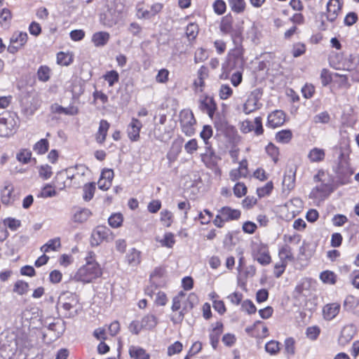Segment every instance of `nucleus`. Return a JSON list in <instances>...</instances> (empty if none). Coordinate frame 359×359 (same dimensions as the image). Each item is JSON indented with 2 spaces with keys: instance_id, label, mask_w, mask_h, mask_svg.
I'll return each instance as SVG.
<instances>
[{
  "instance_id": "nucleus-1",
  "label": "nucleus",
  "mask_w": 359,
  "mask_h": 359,
  "mask_svg": "<svg viewBox=\"0 0 359 359\" xmlns=\"http://www.w3.org/2000/svg\"><path fill=\"white\" fill-rule=\"evenodd\" d=\"M85 259L86 264L78 269L74 276V279L83 283H89L100 277L102 271L95 259V254L93 252H88Z\"/></svg>"
},
{
  "instance_id": "nucleus-2",
  "label": "nucleus",
  "mask_w": 359,
  "mask_h": 359,
  "mask_svg": "<svg viewBox=\"0 0 359 359\" xmlns=\"http://www.w3.org/2000/svg\"><path fill=\"white\" fill-rule=\"evenodd\" d=\"M313 180L316 185L311 190L309 198L313 199L314 203L319 204L333 191V182L330 176L323 171H319Z\"/></svg>"
},
{
  "instance_id": "nucleus-3",
  "label": "nucleus",
  "mask_w": 359,
  "mask_h": 359,
  "mask_svg": "<svg viewBox=\"0 0 359 359\" xmlns=\"http://www.w3.org/2000/svg\"><path fill=\"white\" fill-rule=\"evenodd\" d=\"M196 296L193 293L187 297L186 293L183 291L180 292L173 297L171 309L173 312L179 311V312L171 318V320L174 323H180L183 320L184 315L189 309L193 308L194 304L191 301Z\"/></svg>"
},
{
  "instance_id": "nucleus-4",
  "label": "nucleus",
  "mask_w": 359,
  "mask_h": 359,
  "mask_svg": "<svg viewBox=\"0 0 359 359\" xmlns=\"http://www.w3.org/2000/svg\"><path fill=\"white\" fill-rule=\"evenodd\" d=\"M79 299L75 294L71 292L62 293L57 302V309L62 310L66 318H73L77 315Z\"/></svg>"
},
{
  "instance_id": "nucleus-5",
  "label": "nucleus",
  "mask_w": 359,
  "mask_h": 359,
  "mask_svg": "<svg viewBox=\"0 0 359 359\" xmlns=\"http://www.w3.org/2000/svg\"><path fill=\"white\" fill-rule=\"evenodd\" d=\"M20 126V118L17 114L11 112L0 117V137H9L13 135Z\"/></svg>"
},
{
  "instance_id": "nucleus-6",
  "label": "nucleus",
  "mask_w": 359,
  "mask_h": 359,
  "mask_svg": "<svg viewBox=\"0 0 359 359\" xmlns=\"http://www.w3.org/2000/svg\"><path fill=\"white\" fill-rule=\"evenodd\" d=\"M115 1L107 6V9L100 15V22L107 27H111L120 20L121 9Z\"/></svg>"
},
{
  "instance_id": "nucleus-7",
  "label": "nucleus",
  "mask_w": 359,
  "mask_h": 359,
  "mask_svg": "<svg viewBox=\"0 0 359 359\" xmlns=\"http://www.w3.org/2000/svg\"><path fill=\"white\" fill-rule=\"evenodd\" d=\"M334 153L338 163L337 172L344 175H352L353 171L349 165V149L344 147L335 148Z\"/></svg>"
},
{
  "instance_id": "nucleus-8",
  "label": "nucleus",
  "mask_w": 359,
  "mask_h": 359,
  "mask_svg": "<svg viewBox=\"0 0 359 359\" xmlns=\"http://www.w3.org/2000/svg\"><path fill=\"white\" fill-rule=\"evenodd\" d=\"M252 259L262 266L269 265L271 262V257L269 248L263 243H255L252 250Z\"/></svg>"
},
{
  "instance_id": "nucleus-9",
  "label": "nucleus",
  "mask_w": 359,
  "mask_h": 359,
  "mask_svg": "<svg viewBox=\"0 0 359 359\" xmlns=\"http://www.w3.org/2000/svg\"><path fill=\"white\" fill-rule=\"evenodd\" d=\"M114 238V235L109 228L98 226L92 232L90 243L93 246H97L103 241L110 242Z\"/></svg>"
},
{
  "instance_id": "nucleus-10",
  "label": "nucleus",
  "mask_w": 359,
  "mask_h": 359,
  "mask_svg": "<svg viewBox=\"0 0 359 359\" xmlns=\"http://www.w3.org/2000/svg\"><path fill=\"white\" fill-rule=\"evenodd\" d=\"M180 126L182 132L187 136H191L195 133L194 125L196 120L193 113L190 110H183L180 115Z\"/></svg>"
},
{
  "instance_id": "nucleus-11",
  "label": "nucleus",
  "mask_w": 359,
  "mask_h": 359,
  "mask_svg": "<svg viewBox=\"0 0 359 359\" xmlns=\"http://www.w3.org/2000/svg\"><path fill=\"white\" fill-rule=\"evenodd\" d=\"M262 95L259 89H255L251 92L243 106V111L245 114L252 113L262 107L259 102Z\"/></svg>"
},
{
  "instance_id": "nucleus-12",
  "label": "nucleus",
  "mask_w": 359,
  "mask_h": 359,
  "mask_svg": "<svg viewBox=\"0 0 359 359\" xmlns=\"http://www.w3.org/2000/svg\"><path fill=\"white\" fill-rule=\"evenodd\" d=\"M70 181L75 187H80L85 181V176L88 172V169L83 165H79L74 168H67Z\"/></svg>"
},
{
  "instance_id": "nucleus-13",
  "label": "nucleus",
  "mask_w": 359,
  "mask_h": 359,
  "mask_svg": "<svg viewBox=\"0 0 359 359\" xmlns=\"http://www.w3.org/2000/svg\"><path fill=\"white\" fill-rule=\"evenodd\" d=\"M240 129L244 133L254 130L257 135H260L264 132L262 119L261 117H256L253 123L249 120H245L241 123Z\"/></svg>"
},
{
  "instance_id": "nucleus-14",
  "label": "nucleus",
  "mask_w": 359,
  "mask_h": 359,
  "mask_svg": "<svg viewBox=\"0 0 359 359\" xmlns=\"http://www.w3.org/2000/svg\"><path fill=\"white\" fill-rule=\"evenodd\" d=\"M69 176L67 169L57 172L53 180L55 188L59 191H62L67 187L73 186Z\"/></svg>"
},
{
  "instance_id": "nucleus-15",
  "label": "nucleus",
  "mask_w": 359,
  "mask_h": 359,
  "mask_svg": "<svg viewBox=\"0 0 359 359\" xmlns=\"http://www.w3.org/2000/svg\"><path fill=\"white\" fill-rule=\"evenodd\" d=\"M228 64L231 69L243 67L244 59L243 51L241 48L236 47L229 53Z\"/></svg>"
},
{
  "instance_id": "nucleus-16",
  "label": "nucleus",
  "mask_w": 359,
  "mask_h": 359,
  "mask_svg": "<svg viewBox=\"0 0 359 359\" xmlns=\"http://www.w3.org/2000/svg\"><path fill=\"white\" fill-rule=\"evenodd\" d=\"M286 115L282 110H275L268 115L266 126L276 128L285 122Z\"/></svg>"
},
{
  "instance_id": "nucleus-17",
  "label": "nucleus",
  "mask_w": 359,
  "mask_h": 359,
  "mask_svg": "<svg viewBox=\"0 0 359 359\" xmlns=\"http://www.w3.org/2000/svg\"><path fill=\"white\" fill-rule=\"evenodd\" d=\"M208 77V69L201 66L197 72V78L194 80V87L196 93H201L205 86V80Z\"/></svg>"
},
{
  "instance_id": "nucleus-18",
  "label": "nucleus",
  "mask_w": 359,
  "mask_h": 359,
  "mask_svg": "<svg viewBox=\"0 0 359 359\" xmlns=\"http://www.w3.org/2000/svg\"><path fill=\"white\" fill-rule=\"evenodd\" d=\"M341 4L339 0H330L327 4V19L334 22L341 11Z\"/></svg>"
},
{
  "instance_id": "nucleus-19",
  "label": "nucleus",
  "mask_w": 359,
  "mask_h": 359,
  "mask_svg": "<svg viewBox=\"0 0 359 359\" xmlns=\"http://www.w3.org/2000/svg\"><path fill=\"white\" fill-rule=\"evenodd\" d=\"M201 160L209 168H213L216 166L218 157L212 149L211 146H205V152L201 154Z\"/></svg>"
},
{
  "instance_id": "nucleus-20",
  "label": "nucleus",
  "mask_w": 359,
  "mask_h": 359,
  "mask_svg": "<svg viewBox=\"0 0 359 359\" xmlns=\"http://www.w3.org/2000/svg\"><path fill=\"white\" fill-rule=\"evenodd\" d=\"M125 261L130 266H137L142 262V252L137 249L132 248L126 253Z\"/></svg>"
},
{
  "instance_id": "nucleus-21",
  "label": "nucleus",
  "mask_w": 359,
  "mask_h": 359,
  "mask_svg": "<svg viewBox=\"0 0 359 359\" xmlns=\"http://www.w3.org/2000/svg\"><path fill=\"white\" fill-rule=\"evenodd\" d=\"M142 127V124L137 118H132L127 129L128 135L130 140L137 141L139 139Z\"/></svg>"
},
{
  "instance_id": "nucleus-22",
  "label": "nucleus",
  "mask_w": 359,
  "mask_h": 359,
  "mask_svg": "<svg viewBox=\"0 0 359 359\" xmlns=\"http://www.w3.org/2000/svg\"><path fill=\"white\" fill-rule=\"evenodd\" d=\"M163 8V4L160 3L154 4L149 10L138 8L137 15L138 18L150 19L157 13H158Z\"/></svg>"
},
{
  "instance_id": "nucleus-23",
  "label": "nucleus",
  "mask_w": 359,
  "mask_h": 359,
  "mask_svg": "<svg viewBox=\"0 0 359 359\" xmlns=\"http://www.w3.org/2000/svg\"><path fill=\"white\" fill-rule=\"evenodd\" d=\"M341 305L339 303H330L324 306L323 309V317L327 320L334 319L339 313Z\"/></svg>"
},
{
  "instance_id": "nucleus-24",
  "label": "nucleus",
  "mask_w": 359,
  "mask_h": 359,
  "mask_svg": "<svg viewBox=\"0 0 359 359\" xmlns=\"http://www.w3.org/2000/svg\"><path fill=\"white\" fill-rule=\"evenodd\" d=\"M219 215L225 222L237 219L241 216V211L237 209H232L230 207L225 206L218 210Z\"/></svg>"
},
{
  "instance_id": "nucleus-25",
  "label": "nucleus",
  "mask_w": 359,
  "mask_h": 359,
  "mask_svg": "<svg viewBox=\"0 0 359 359\" xmlns=\"http://www.w3.org/2000/svg\"><path fill=\"white\" fill-rule=\"evenodd\" d=\"M222 332L223 324L220 322H217L209 335L210 344L214 349H215L218 345L219 337Z\"/></svg>"
},
{
  "instance_id": "nucleus-26",
  "label": "nucleus",
  "mask_w": 359,
  "mask_h": 359,
  "mask_svg": "<svg viewBox=\"0 0 359 359\" xmlns=\"http://www.w3.org/2000/svg\"><path fill=\"white\" fill-rule=\"evenodd\" d=\"M50 109L53 113L69 116L76 115L79 112L78 108L73 105H70L67 107H63L58 104H53L51 105Z\"/></svg>"
},
{
  "instance_id": "nucleus-27",
  "label": "nucleus",
  "mask_w": 359,
  "mask_h": 359,
  "mask_svg": "<svg viewBox=\"0 0 359 359\" xmlns=\"http://www.w3.org/2000/svg\"><path fill=\"white\" fill-rule=\"evenodd\" d=\"M91 215V212L88 208H77L74 210L72 220L76 223H83L86 222Z\"/></svg>"
},
{
  "instance_id": "nucleus-28",
  "label": "nucleus",
  "mask_w": 359,
  "mask_h": 359,
  "mask_svg": "<svg viewBox=\"0 0 359 359\" xmlns=\"http://www.w3.org/2000/svg\"><path fill=\"white\" fill-rule=\"evenodd\" d=\"M110 35L107 32H97L93 34L91 41L95 47H103L109 41Z\"/></svg>"
},
{
  "instance_id": "nucleus-29",
  "label": "nucleus",
  "mask_w": 359,
  "mask_h": 359,
  "mask_svg": "<svg viewBox=\"0 0 359 359\" xmlns=\"http://www.w3.org/2000/svg\"><path fill=\"white\" fill-rule=\"evenodd\" d=\"M155 241L158 242L161 247L172 248L176 243L175 235L171 232H165L163 236H156Z\"/></svg>"
},
{
  "instance_id": "nucleus-30",
  "label": "nucleus",
  "mask_w": 359,
  "mask_h": 359,
  "mask_svg": "<svg viewBox=\"0 0 359 359\" xmlns=\"http://www.w3.org/2000/svg\"><path fill=\"white\" fill-rule=\"evenodd\" d=\"M109 128V123L106 120H101L98 130L95 135V139L97 143L102 144L105 141Z\"/></svg>"
},
{
  "instance_id": "nucleus-31",
  "label": "nucleus",
  "mask_w": 359,
  "mask_h": 359,
  "mask_svg": "<svg viewBox=\"0 0 359 359\" xmlns=\"http://www.w3.org/2000/svg\"><path fill=\"white\" fill-rule=\"evenodd\" d=\"M129 355L133 359H150V355L142 347L131 346L129 348Z\"/></svg>"
},
{
  "instance_id": "nucleus-32",
  "label": "nucleus",
  "mask_w": 359,
  "mask_h": 359,
  "mask_svg": "<svg viewBox=\"0 0 359 359\" xmlns=\"http://www.w3.org/2000/svg\"><path fill=\"white\" fill-rule=\"evenodd\" d=\"M28 36L26 32H15L13 34L10 43H13L15 46L22 48L27 41Z\"/></svg>"
},
{
  "instance_id": "nucleus-33",
  "label": "nucleus",
  "mask_w": 359,
  "mask_h": 359,
  "mask_svg": "<svg viewBox=\"0 0 359 359\" xmlns=\"http://www.w3.org/2000/svg\"><path fill=\"white\" fill-rule=\"evenodd\" d=\"M325 156V150L318 147L313 148L308 154V158L311 163L321 162L324 160Z\"/></svg>"
},
{
  "instance_id": "nucleus-34",
  "label": "nucleus",
  "mask_w": 359,
  "mask_h": 359,
  "mask_svg": "<svg viewBox=\"0 0 359 359\" xmlns=\"http://www.w3.org/2000/svg\"><path fill=\"white\" fill-rule=\"evenodd\" d=\"M61 247L60 238L57 237L48 241L46 243L43 245L40 250L43 253H47L50 251H57Z\"/></svg>"
},
{
  "instance_id": "nucleus-35",
  "label": "nucleus",
  "mask_w": 359,
  "mask_h": 359,
  "mask_svg": "<svg viewBox=\"0 0 359 359\" xmlns=\"http://www.w3.org/2000/svg\"><path fill=\"white\" fill-rule=\"evenodd\" d=\"M141 324L143 330H152L158 324L157 318L153 314H147L141 320Z\"/></svg>"
},
{
  "instance_id": "nucleus-36",
  "label": "nucleus",
  "mask_w": 359,
  "mask_h": 359,
  "mask_svg": "<svg viewBox=\"0 0 359 359\" xmlns=\"http://www.w3.org/2000/svg\"><path fill=\"white\" fill-rule=\"evenodd\" d=\"M229 5L233 13H243L246 8L245 0H227Z\"/></svg>"
},
{
  "instance_id": "nucleus-37",
  "label": "nucleus",
  "mask_w": 359,
  "mask_h": 359,
  "mask_svg": "<svg viewBox=\"0 0 359 359\" xmlns=\"http://www.w3.org/2000/svg\"><path fill=\"white\" fill-rule=\"evenodd\" d=\"M12 19L11 11L7 8L0 10V25L2 27L8 28Z\"/></svg>"
},
{
  "instance_id": "nucleus-38",
  "label": "nucleus",
  "mask_w": 359,
  "mask_h": 359,
  "mask_svg": "<svg viewBox=\"0 0 359 359\" xmlns=\"http://www.w3.org/2000/svg\"><path fill=\"white\" fill-rule=\"evenodd\" d=\"M13 188L11 185L6 186L1 191V201L4 204H11L14 201Z\"/></svg>"
},
{
  "instance_id": "nucleus-39",
  "label": "nucleus",
  "mask_w": 359,
  "mask_h": 359,
  "mask_svg": "<svg viewBox=\"0 0 359 359\" xmlns=\"http://www.w3.org/2000/svg\"><path fill=\"white\" fill-rule=\"evenodd\" d=\"M49 148V142L46 139H41L33 146L34 151L38 155H42L46 153Z\"/></svg>"
},
{
  "instance_id": "nucleus-40",
  "label": "nucleus",
  "mask_w": 359,
  "mask_h": 359,
  "mask_svg": "<svg viewBox=\"0 0 359 359\" xmlns=\"http://www.w3.org/2000/svg\"><path fill=\"white\" fill-rule=\"evenodd\" d=\"M292 137V133L290 130H282L276 134V140L282 144H287Z\"/></svg>"
},
{
  "instance_id": "nucleus-41",
  "label": "nucleus",
  "mask_w": 359,
  "mask_h": 359,
  "mask_svg": "<svg viewBox=\"0 0 359 359\" xmlns=\"http://www.w3.org/2000/svg\"><path fill=\"white\" fill-rule=\"evenodd\" d=\"M295 184V173L285 174L283 180L284 191H290L294 189Z\"/></svg>"
},
{
  "instance_id": "nucleus-42",
  "label": "nucleus",
  "mask_w": 359,
  "mask_h": 359,
  "mask_svg": "<svg viewBox=\"0 0 359 359\" xmlns=\"http://www.w3.org/2000/svg\"><path fill=\"white\" fill-rule=\"evenodd\" d=\"M359 305L358 298L348 295L344 302V308L347 311H352Z\"/></svg>"
},
{
  "instance_id": "nucleus-43",
  "label": "nucleus",
  "mask_w": 359,
  "mask_h": 359,
  "mask_svg": "<svg viewBox=\"0 0 359 359\" xmlns=\"http://www.w3.org/2000/svg\"><path fill=\"white\" fill-rule=\"evenodd\" d=\"M39 175L43 180H48L53 175L52 167L48 164L41 165L37 167Z\"/></svg>"
},
{
  "instance_id": "nucleus-44",
  "label": "nucleus",
  "mask_w": 359,
  "mask_h": 359,
  "mask_svg": "<svg viewBox=\"0 0 359 359\" xmlns=\"http://www.w3.org/2000/svg\"><path fill=\"white\" fill-rule=\"evenodd\" d=\"M31 157L32 152L27 149H22L16 154L17 160L23 164L28 163L31 160Z\"/></svg>"
},
{
  "instance_id": "nucleus-45",
  "label": "nucleus",
  "mask_w": 359,
  "mask_h": 359,
  "mask_svg": "<svg viewBox=\"0 0 359 359\" xmlns=\"http://www.w3.org/2000/svg\"><path fill=\"white\" fill-rule=\"evenodd\" d=\"M320 279L324 283L334 285L336 283L337 276L332 271H325L320 273Z\"/></svg>"
},
{
  "instance_id": "nucleus-46",
  "label": "nucleus",
  "mask_w": 359,
  "mask_h": 359,
  "mask_svg": "<svg viewBox=\"0 0 359 359\" xmlns=\"http://www.w3.org/2000/svg\"><path fill=\"white\" fill-rule=\"evenodd\" d=\"M29 285L27 283L19 280L15 282L13 287V292L19 295H23L28 291Z\"/></svg>"
},
{
  "instance_id": "nucleus-47",
  "label": "nucleus",
  "mask_w": 359,
  "mask_h": 359,
  "mask_svg": "<svg viewBox=\"0 0 359 359\" xmlns=\"http://www.w3.org/2000/svg\"><path fill=\"white\" fill-rule=\"evenodd\" d=\"M50 76V69L48 66H41L37 71V76L39 81L46 82Z\"/></svg>"
},
{
  "instance_id": "nucleus-48",
  "label": "nucleus",
  "mask_w": 359,
  "mask_h": 359,
  "mask_svg": "<svg viewBox=\"0 0 359 359\" xmlns=\"http://www.w3.org/2000/svg\"><path fill=\"white\" fill-rule=\"evenodd\" d=\"M266 152L272 158L274 163H277L278 161L279 149L273 143H269L266 147Z\"/></svg>"
},
{
  "instance_id": "nucleus-49",
  "label": "nucleus",
  "mask_w": 359,
  "mask_h": 359,
  "mask_svg": "<svg viewBox=\"0 0 359 359\" xmlns=\"http://www.w3.org/2000/svg\"><path fill=\"white\" fill-rule=\"evenodd\" d=\"M280 343L276 340H271L265 345V350L271 355H276L280 351Z\"/></svg>"
},
{
  "instance_id": "nucleus-50",
  "label": "nucleus",
  "mask_w": 359,
  "mask_h": 359,
  "mask_svg": "<svg viewBox=\"0 0 359 359\" xmlns=\"http://www.w3.org/2000/svg\"><path fill=\"white\" fill-rule=\"evenodd\" d=\"M273 189L272 182H268L264 186L257 189V194L259 198H263L269 196Z\"/></svg>"
},
{
  "instance_id": "nucleus-51",
  "label": "nucleus",
  "mask_w": 359,
  "mask_h": 359,
  "mask_svg": "<svg viewBox=\"0 0 359 359\" xmlns=\"http://www.w3.org/2000/svg\"><path fill=\"white\" fill-rule=\"evenodd\" d=\"M95 190V186L94 184H86L83 187V198L86 201H90L93 196Z\"/></svg>"
},
{
  "instance_id": "nucleus-52",
  "label": "nucleus",
  "mask_w": 359,
  "mask_h": 359,
  "mask_svg": "<svg viewBox=\"0 0 359 359\" xmlns=\"http://www.w3.org/2000/svg\"><path fill=\"white\" fill-rule=\"evenodd\" d=\"M108 223L112 228H118L123 223V216L121 213H114L108 219Z\"/></svg>"
},
{
  "instance_id": "nucleus-53",
  "label": "nucleus",
  "mask_w": 359,
  "mask_h": 359,
  "mask_svg": "<svg viewBox=\"0 0 359 359\" xmlns=\"http://www.w3.org/2000/svg\"><path fill=\"white\" fill-rule=\"evenodd\" d=\"M104 79L109 83V86H113L115 83L118 81L119 74L115 70L107 72L104 75Z\"/></svg>"
},
{
  "instance_id": "nucleus-54",
  "label": "nucleus",
  "mask_w": 359,
  "mask_h": 359,
  "mask_svg": "<svg viewBox=\"0 0 359 359\" xmlns=\"http://www.w3.org/2000/svg\"><path fill=\"white\" fill-rule=\"evenodd\" d=\"M202 107L207 110L208 115L212 117L215 109V105L213 103L212 99L210 97H205L201 101Z\"/></svg>"
},
{
  "instance_id": "nucleus-55",
  "label": "nucleus",
  "mask_w": 359,
  "mask_h": 359,
  "mask_svg": "<svg viewBox=\"0 0 359 359\" xmlns=\"http://www.w3.org/2000/svg\"><path fill=\"white\" fill-rule=\"evenodd\" d=\"M233 94V90L226 84H223L220 86L219 90V96L222 100H227Z\"/></svg>"
},
{
  "instance_id": "nucleus-56",
  "label": "nucleus",
  "mask_w": 359,
  "mask_h": 359,
  "mask_svg": "<svg viewBox=\"0 0 359 359\" xmlns=\"http://www.w3.org/2000/svg\"><path fill=\"white\" fill-rule=\"evenodd\" d=\"M220 29L223 33L229 34L232 30V20L230 18L225 16L222 18L220 24Z\"/></svg>"
},
{
  "instance_id": "nucleus-57",
  "label": "nucleus",
  "mask_w": 359,
  "mask_h": 359,
  "mask_svg": "<svg viewBox=\"0 0 359 359\" xmlns=\"http://www.w3.org/2000/svg\"><path fill=\"white\" fill-rule=\"evenodd\" d=\"M55 195L56 191L55 186L53 187L50 184H47L46 185H45L40 193V196L42 198L53 197L55 196Z\"/></svg>"
},
{
  "instance_id": "nucleus-58",
  "label": "nucleus",
  "mask_w": 359,
  "mask_h": 359,
  "mask_svg": "<svg viewBox=\"0 0 359 359\" xmlns=\"http://www.w3.org/2000/svg\"><path fill=\"white\" fill-rule=\"evenodd\" d=\"M212 7L215 13L219 15L224 14L226 10V3L223 0H216Z\"/></svg>"
},
{
  "instance_id": "nucleus-59",
  "label": "nucleus",
  "mask_w": 359,
  "mask_h": 359,
  "mask_svg": "<svg viewBox=\"0 0 359 359\" xmlns=\"http://www.w3.org/2000/svg\"><path fill=\"white\" fill-rule=\"evenodd\" d=\"M212 135V129L210 126H205L200 133L201 137L203 140L205 146H210L208 140Z\"/></svg>"
},
{
  "instance_id": "nucleus-60",
  "label": "nucleus",
  "mask_w": 359,
  "mask_h": 359,
  "mask_svg": "<svg viewBox=\"0 0 359 359\" xmlns=\"http://www.w3.org/2000/svg\"><path fill=\"white\" fill-rule=\"evenodd\" d=\"M247 193V187L246 186L241 182L236 183L233 187V194L238 197L241 198L245 196Z\"/></svg>"
},
{
  "instance_id": "nucleus-61",
  "label": "nucleus",
  "mask_w": 359,
  "mask_h": 359,
  "mask_svg": "<svg viewBox=\"0 0 359 359\" xmlns=\"http://www.w3.org/2000/svg\"><path fill=\"white\" fill-rule=\"evenodd\" d=\"M212 213L208 209H205L198 215V218L202 224H208L210 222L212 218Z\"/></svg>"
},
{
  "instance_id": "nucleus-62",
  "label": "nucleus",
  "mask_w": 359,
  "mask_h": 359,
  "mask_svg": "<svg viewBox=\"0 0 359 359\" xmlns=\"http://www.w3.org/2000/svg\"><path fill=\"white\" fill-rule=\"evenodd\" d=\"M320 332V330L318 326L309 327L306 329V337L311 340H316Z\"/></svg>"
},
{
  "instance_id": "nucleus-63",
  "label": "nucleus",
  "mask_w": 359,
  "mask_h": 359,
  "mask_svg": "<svg viewBox=\"0 0 359 359\" xmlns=\"http://www.w3.org/2000/svg\"><path fill=\"white\" fill-rule=\"evenodd\" d=\"M161 221L166 226H170L172 222V213L168 210H163L161 212Z\"/></svg>"
},
{
  "instance_id": "nucleus-64",
  "label": "nucleus",
  "mask_w": 359,
  "mask_h": 359,
  "mask_svg": "<svg viewBox=\"0 0 359 359\" xmlns=\"http://www.w3.org/2000/svg\"><path fill=\"white\" fill-rule=\"evenodd\" d=\"M198 147V142L196 139H191L184 144V149L189 154H193L196 151H197Z\"/></svg>"
}]
</instances>
